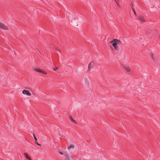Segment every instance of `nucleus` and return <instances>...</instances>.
Listing matches in <instances>:
<instances>
[{
	"instance_id": "a211bd4d",
	"label": "nucleus",
	"mask_w": 160,
	"mask_h": 160,
	"mask_svg": "<svg viewBox=\"0 0 160 160\" xmlns=\"http://www.w3.org/2000/svg\"><path fill=\"white\" fill-rule=\"evenodd\" d=\"M58 69V68H54L53 69V70H54V71H56Z\"/></svg>"
},
{
	"instance_id": "7ed1b4c3",
	"label": "nucleus",
	"mask_w": 160,
	"mask_h": 160,
	"mask_svg": "<svg viewBox=\"0 0 160 160\" xmlns=\"http://www.w3.org/2000/svg\"><path fill=\"white\" fill-rule=\"evenodd\" d=\"M0 27L3 30H8V28L6 25L1 22H0Z\"/></svg>"
},
{
	"instance_id": "6e6552de",
	"label": "nucleus",
	"mask_w": 160,
	"mask_h": 160,
	"mask_svg": "<svg viewBox=\"0 0 160 160\" xmlns=\"http://www.w3.org/2000/svg\"><path fill=\"white\" fill-rule=\"evenodd\" d=\"M24 155L29 160H31L30 158L29 157L28 154L27 153H24Z\"/></svg>"
},
{
	"instance_id": "f03ea898",
	"label": "nucleus",
	"mask_w": 160,
	"mask_h": 160,
	"mask_svg": "<svg viewBox=\"0 0 160 160\" xmlns=\"http://www.w3.org/2000/svg\"><path fill=\"white\" fill-rule=\"evenodd\" d=\"M64 158L65 160H70L71 158V156L68 155L65 151H64Z\"/></svg>"
},
{
	"instance_id": "f3484780",
	"label": "nucleus",
	"mask_w": 160,
	"mask_h": 160,
	"mask_svg": "<svg viewBox=\"0 0 160 160\" xmlns=\"http://www.w3.org/2000/svg\"><path fill=\"white\" fill-rule=\"evenodd\" d=\"M132 9L133 11L134 14H135V15H136V12H135V11H134V9H133V8H132Z\"/></svg>"
},
{
	"instance_id": "f257e3e1",
	"label": "nucleus",
	"mask_w": 160,
	"mask_h": 160,
	"mask_svg": "<svg viewBox=\"0 0 160 160\" xmlns=\"http://www.w3.org/2000/svg\"><path fill=\"white\" fill-rule=\"evenodd\" d=\"M110 43L112 44V45L114 47V49L116 51L118 50V47L117 44H121V41L116 39H114L113 40L110 41Z\"/></svg>"
},
{
	"instance_id": "4be33fe9",
	"label": "nucleus",
	"mask_w": 160,
	"mask_h": 160,
	"mask_svg": "<svg viewBox=\"0 0 160 160\" xmlns=\"http://www.w3.org/2000/svg\"><path fill=\"white\" fill-rule=\"evenodd\" d=\"M14 53L15 54V52L14 51Z\"/></svg>"
},
{
	"instance_id": "ddd939ff",
	"label": "nucleus",
	"mask_w": 160,
	"mask_h": 160,
	"mask_svg": "<svg viewBox=\"0 0 160 160\" xmlns=\"http://www.w3.org/2000/svg\"><path fill=\"white\" fill-rule=\"evenodd\" d=\"M117 5L119 7H120V4H119V2H118V1H116V2H115Z\"/></svg>"
},
{
	"instance_id": "1a4fd4ad",
	"label": "nucleus",
	"mask_w": 160,
	"mask_h": 160,
	"mask_svg": "<svg viewBox=\"0 0 160 160\" xmlns=\"http://www.w3.org/2000/svg\"><path fill=\"white\" fill-rule=\"evenodd\" d=\"M39 72H41V73H42L43 74H45V75H46L47 74V73L46 72L44 71H43L42 70H41V69H39Z\"/></svg>"
},
{
	"instance_id": "2eb2a0df",
	"label": "nucleus",
	"mask_w": 160,
	"mask_h": 160,
	"mask_svg": "<svg viewBox=\"0 0 160 160\" xmlns=\"http://www.w3.org/2000/svg\"><path fill=\"white\" fill-rule=\"evenodd\" d=\"M34 70L37 72H39V69L34 68Z\"/></svg>"
},
{
	"instance_id": "20e7f679",
	"label": "nucleus",
	"mask_w": 160,
	"mask_h": 160,
	"mask_svg": "<svg viewBox=\"0 0 160 160\" xmlns=\"http://www.w3.org/2000/svg\"><path fill=\"white\" fill-rule=\"evenodd\" d=\"M22 93L26 95L27 96H30L31 95V94L29 91L25 90L22 91Z\"/></svg>"
},
{
	"instance_id": "6ab92c4d",
	"label": "nucleus",
	"mask_w": 160,
	"mask_h": 160,
	"mask_svg": "<svg viewBox=\"0 0 160 160\" xmlns=\"http://www.w3.org/2000/svg\"><path fill=\"white\" fill-rule=\"evenodd\" d=\"M55 49L56 50H57V51H58V52H59L60 51L59 50V49H58L57 48H55Z\"/></svg>"
},
{
	"instance_id": "dca6fc26",
	"label": "nucleus",
	"mask_w": 160,
	"mask_h": 160,
	"mask_svg": "<svg viewBox=\"0 0 160 160\" xmlns=\"http://www.w3.org/2000/svg\"><path fill=\"white\" fill-rule=\"evenodd\" d=\"M35 143L36 144H37L38 145V146H41V144H39L38 143V142H37V141H35Z\"/></svg>"
},
{
	"instance_id": "aec40b11",
	"label": "nucleus",
	"mask_w": 160,
	"mask_h": 160,
	"mask_svg": "<svg viewBox=\"0 0 160 160\" xmlns=\"http://www.w3.org/2000/svg\"><path fill=\"white\" fill-rule=\"evenodd\" d=\"M150 55H151V56L152 57V59H153V57H152L153 54L151 53Z\"/></svg>"
},
{
	"instance_id": "423d86ee",
	"label": "nucleus",
	"mask_w": 160,
	"mask_h": 160,
	"mask_svg": "<svg viewBox=\"0 0 160 160\" xmlns=\"http://www.w3.org/2000/svg\"><path fill=\"white\" fill-rule=\"evenodd\" d=\"M139 19L142 22H144L145 21V19L142 16H140L139 17Z\"/></svg>"
},
{
	"instance_id": "39448f33",
	"label": "nucleus",
	"mask_w": 160,
	"mask_h": 160,
	"mask_svg": "<svg viewBox=\"0 0 160 160\" xmlns=\"http://www.w3.org/2000/svg\"><path fill=\"white\" fill-rule=\"evenodd\" d=\"M95 64L93 62H91L88 65V68L89 70L90 68H91L92 66H94Z\"/></svg>"
},
{
	"instance_id": "0eeeda50",
	"label": "nucleus",
	"mask_w": 160,
	"mask_h": 160,
	"mask_svg": "<svg viewBox=\"0 0 160 160\" xmlns=\"http://www.w3.org/2000/svg\"><path fill=\"white\" fill-rule=\"evenodd\" d=\"M74 146L72 144H71L68 148V150H70V149H74Z\"/></svg>"
},
{
	"instance_id": "f8f14e48",
	"label": "nucleus",
	"mask_w": 160,
	"mask_h": 160,
	"mask_svg": "<svg viewBox=\"0 0 160 160\" xmlns=\"http://www.w3.org/2000/svg\"><path fill=\"white\" fill-rule=\"evenodd\" d=\"M58 152L59 154H63L64 155V151L63 152H62L61 151H59Z\"/></svg>"
},
{
	"instance_id": "9d476101",
	"label": "nucleus",
	"mask_w": 160,
	"mask_h": 160,
	"mask_svg": "<svg viewBox=\"0 0 160 160\" xmlns=\"http://www.w3.org/2000/svg\"><path fill=\"white\" fill-rule=\"evenodd\" d=\"M69 119H70L71 120L72 122H74L75 123H77V122L72 118V117L71 116H70L69 117Z\"/></svg>"
},
{
	"instance_id": "4468645a",
	"label": "nucleus",
	"mask_w": 160,
	"mask_h": 160,
	"mask_svg": "<svg viewBox=\"0 0 160 160\" xmlns=\"http://www.w3.org/2000/svg\"><path fill=\"white\" fill-rule=\"evenodd\" d=\"M33 137L34 138V139H35V141H37V138H36L35 136V135L34 134H33Z\"/></svg>"
},
{
	"instance_id": "9b49d317",
	"label": "nucleus",
	"mask_w": 160,
	"mask_h": 160,
	"mask_svg": "<svg viewBox=\"0 0 160 160\" xmlns=\"http://www.w3.org/2000/svg\"><path fill=\"white\" fill-rule=\"evenodd\" d=\"M124 68L125 69V70L128 72H129L130 70V69L128 67H125Z\"/></svg>"
},
{
	"instance_id": "412c9836",
	"label": "nucleus",
	"mask_w": 160,
	"mask_h": 160,
	"mask_svg": "<svg viewBox=\"0 0 160 160\" xmlns=\"http://www.w3.org/2000/svg\"><path fill=\"white\" fill-rule=\"evenodd\" d=\"M115 2H116V1H118V0H115Z\"/></svg>"
}]
</instances>
